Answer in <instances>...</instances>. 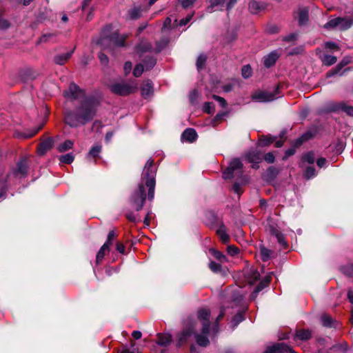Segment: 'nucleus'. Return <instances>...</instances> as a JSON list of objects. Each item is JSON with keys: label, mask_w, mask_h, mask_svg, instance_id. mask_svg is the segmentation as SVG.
I'll return each mask as SVG.
<instances>
[{"label": "nucleus", "mask_w": 353, "mask_h": 353, "mask_svg": "<svg viewBox=\"0 0 353 353\" xmlns=\"http://www.w3.org/2000/svg\"><path fill=\"white\" fill-rule=\"evenodd\" d=\"M110 250V248L108 247L107 245L103 244L101 247L100 250H99V252L97 254L96 263L100 264L102 262V261L103 260L105 254L107 253H109Z\"/></svg>", "instance_id": "a878e982"}, {"label": "nucleus", "mask_w": 353, "mask_h": 353, "mask_svg": "<svg viewBox=\"0 0 353 353\" xmlns=\"http://www.w3.org/2000/svg\"><path fill=\"white\" fill-rule=\"evenodd\" d=\"M245 159L249 163H252L253 168L258 169L259 167L258 164L262 160V153L257 150L249 151L245 154Z\"/></svg>", "instance_id": "9b49d317"}, {"label": "nucleus", "mask_w": 353, "mask_h": 353, "mask_svg": "<svg viewBox=\"0 0 353 353\" xmlns=\"http://www.w3.org/2000/svg\"><path fill=\"white\" fill-rule=\"evenodd\" d=\"M208 334H203L201 332V334H196L194 335L196 343L202 347H206L210 343V341L207 336Z\"/></svg>", "instance_id": "c756f323"}, {"label": "nucleus", "mask_w": 353, "mask_h": 353, "mask_svg": "<svg viewBox=\"0 0 353 353\" xmlns=\"http://www.w3.org/2000/svg\"><path fill=\"white\" fill-rule=\"evenodd\" d=\"M109 88L113 94L119 96H128L135 93L138 90L137 84L135 82L114 83L109 86Z\"/></svg>", "instance_id": "20e7f679"}, {"label": "nucleus", "mask_w": 353, "mask_h": 353, "mask_svg": "<svg viewBox=\"0 0 353 353\" xmlns=\"http://www.w3.org/2000/svg\"><path fill=\"white\" fill-rule=\"evenodd\" d=\"M102 150V146L100 144H97L93 145L89 152L87 154V159H90L91 158H93L94 159V162L97 161V158L99 157V154L101 153Z\"/></svg>", "instance_id": "b1692460"}, {"label": "nucleus", "mask_w": 353, "mask_h": 353, "mask_svg": "<svg viewBox=\"0 0 353 353\" xmlns=\"http://www.w3.org/2000/svg\"><path fill=\"white\" fill-rule=\"evenodd\" d=\"M244 320V316L243 312H238L232 319V324L233 328L236 327L239 323Z\"/></svg>", "instance_id": "49530a36"}, {"label": "nucleus", "mask_w": 353, "mask_h": 353, "mask_svg": "<svg viewBox=\"0 0 353 353\" xmlns=\"http://www.w3.org/2000/svg\"><path fill=\"white\" fill-rule=\"evenodd\" d=\"M127 38V35H119L118 32H115L110 36L101 38L99 42L102 46H107L108 48L112 50L114 47L125 46Z\"/></svg>", "instance_id": "39448f33"}, {"label": "nucleus", "mask_w": 353, "mask_h": 353, "mask_svg": "<svg viewBox=\"0 0 353 353\" xmlns=\"http://www.w3.org/2000/svg\"><path fill=\"white\" fill-rule=\"evenodd\" d=\"M279 89V85H277L276 89L272 92L256 90L252 94L251 98L253 101L259 102H270L277 98Z\"/></svg>", "instance_id": "6e6552de"}, {"label": "nucleus", "mask_w": 353, "mask_h": 353, "mask_svg": "<svg viewBox=\"0 0 353 353\" xmlns=\"http://www.w3.org/2000/svg\"><path fill=\"white\" fill-rule=\"evenodd\" d=\"M288 346L284 343H276L268 347L264 353H286Z\"/></svg>", "instance_id": "4468645a"}, {"label": "nucleus", "mask_w": 353, "mask_h": 353, "mask_svg": "<svg viewBox=\"0 0 353 353\" xmlns=\"http://www.w3.org/2000/svg\"><path fill=\"white\" fill-rule=\"evenodd\" d=\"M99 59L102 64L107 65L108 63V61H109L108 57L104 53L100 52L99 54Z\"/></svg>", "instance_id": "69168bd1"}, {"label": "nucleus", "mask_w": 353, "mask_h": 353, "mask_svg": "<svg viewBox=\"0 0 353 353\" xmlns=\"http://www.w3.org/2000/svg\"><path fill=\"white\" fill-rule=\"evenodd\" d=\"M314 137V134L310 132H306L303 134L299 138L295 140L294 145L296 147H299L302 145L303 143L310 140Z\"/></svg>", "instance_id": "cd10ccee"}, {"label": "nucleus", "mask_w": 353, "mask_h": 353, "mask_svg": "<svg viewBox=\"0 0 353 353\" xmlns=\"http://www.w3.org/2000/svg\"><path fill=\"white\" fill-rule=\"evenodd\" d=\"M203 110L204 112L208 114H212L214 112V105L212 103L205 102L203 105Z\"/></svg>", "instance_id": "13d9d810"}, {"label": "nucleus", "mask_w": 353, "mask_h": 353, "mask_svg": "<svg viewBox=\"0 0 353 353\" xmlns=\"http://www.w3.org/2000/svg\"><path fill=\"white\" fill-rule=\"evenodd\" d=\"M211 254L214 257L221 263L228 261L227 257L220 251L216 250H210Z\"/></svg>", "instance_id": "58836bf2"}, {"label": "nucleus", "mask_w": 353, "mask_h": 353, "mask_svg": "<svg viewBox=\"0 0 353 353\" xmlns=\"http://www.w3.org/2000/svg\"><path fill=\"white\" fill-rule=\"evenodd\" d=\"M279 173V170L274 166L269 167L263 174V179L266 181L271 182L274 180Z\"/></svg>", "instance_id": "412c9836"}, {"label": "nucleus", "mask_w": 353, "mask_h": 353, "mask_svg": "<svg viewBox=\"0 0 353 353\" xmlns=\"http://www.w3.org/2000/svg\"><path fill=\"white\" fill-rule=\"evenodd\" d=\"M125 217L126 219L130 221V222H132V223H137L138 221H140V218L139 217H137V215H135L133 212H126L125 214Z\"/></svg>", "instance_id": "bf43d9fd"}, {"label": "nucleus", "mask_w": 353, "mask_h": 353, "mask_svg": "<svg viewBox=\"0 0 353 353\" xmlns=\"http://www.w3.org/2000/svg\"><path fill=\"white\" fill-rule=\"evenodd\" d=\"M239 248L234 245H229L227 248V252L232 256L237 255L239 253Z\"/></svg>", "instance_id": "6e6d98bb"}, {"label": "nucleus", "mask_w": 353, "mask_h": 353, "mask_svg": "<svg viewBox=\"0 0 353 353\" xmlns=\"http://www.w3.org/2000/svg\"><path fill=\"white\" fill-rule=\"evenodd\" d=\"M260 277L259 272L255 269H250L245 273V278L250 285L254 284Z\"/></svg>", "instance_id": "4be33fe9"}, {"label": "nucleus", "mask_w": 353, "mask_h": 353, "mask_svg": "<svg viewBox=\"0 0 353 353\" xmlns=\"http://www.w3.org/2000/svg\"><path fill=\"white\" fill-rule=\"evenodd\" d=\"M206 60H207V57H206V56H205L203 54H201L198 57L197 61H196V67L199 70L202 69L205 66Z\"/></svg>", "instance_id": "864d4df0"}, {"label": "nucleus", "mask_w": 353, "mask_h": 353, "mask_svg": "<svg viewBox=\"0 0 353 353\" xmlns=\"http://www.w3.org/2000/svg\"><path fill=\"white\" fill-rule=\"evenodd\" d=\"M144 68L145 70H148L152 69L156 64V59L153 57H148L145 59L144 61Z\"/></svg>", "instance_id": "de8ad7c7"}, {"label": "nucleus", "mask_w": 353, "mask_h": 353, "mask_svg": "<svg viewBox=\"0 0 353 353\" xmlns=\"http://www.w3.org/2000/svg\"><path fill=\"white\" fill-rule=\"evenodd\" d=\"M116 250L121 254L125 253V245L121 242H117L116 244Z\"/></svg>", "instance_id": "774afa93"}, {"label": "nucleus", "mask_w": 353, "mask_h": 353, "mask_svg": "<svg viewBox=\"0 0 353 353\" xmlns=\"http://www.w3.org/2000/svg\"><path fill=\"white\" fill-rule=\"evenodd\" d=\"M28 162L26 159H23L19 161L17 165V172L21 175H25L28 172Z\"/></svg>", "instance_id": "bb28decb"}, {"label": "nucleus", "mask_w": 353, "mask_h": 353, "mask_svg": "<svg viewBox=\"0 0 353 353\" xmlns=\"http://www.w3.org/2000/svg\"><path fill=\"white\" fill-rule=\"evenodd\" d=\"M157 337V343L161 346L166 347L169 345L172 341V336L169 333H159Z\"/></svg>", "instance_id": "aec40b11"}, {"label": "nucleus", "mask_w": 353, "mask_h": 353, "mask_svg": "<svg viewBox=\"0 0 353 353\" xmlns=\"http://www.w3.org/2000/svg\"><path fill=\"white\" fill-rule=\"evenodd\" d=\"M99 105V101L95 97H86L74 110L67 111L65 113V123L72 128L86 124L95 117Z\"/></svg>", "instance_id": "f03ea898"}, {"label": "nucleus", "mask_w": 353, "mask_h": 353, "mask_svg": "<svg viewBox=\"0 0 353 353\" xmlns=\"http://www.w3.org/2000/svg\"><path fill=\"white\" fill-rule=\"evenodd\" d=\"M117 236V234L114 231V230H112L108 232L107 241L104 243L107 245L108 247L110 248L112 244V241Z\"/></svg>", "instance_id": "8fccbe9b"}, {"label": "nucleus", "mask_w": 353, "mask_h": 353, "mask_svg": "<svg viewBox=\"0 0 353 353\" xmlns=\"http://www.w3.org/2000/svg\"><path fill=\"white\" fill-rule=\"evenodd\" d=\"M63 94L65 97L76 100L81 99L84 95V92L77 84L71 83L68 90L65 91Z\"/></svg>", "instance_id": "9d476101"}, {"label": "nucleus", "mask_w": 353, "mask_h": 353, "mask_svg": "<svg viewBox=\"0 0 353 353\" xmlns=\"http://www.w3.org/2000/svg\"><path fill=\"white\" fill-rule=\"evenodd\" d=\"M242 76L247 79L252 75V68L250 65H244L241 69Z\"/></svg>", "instance_id": "5fc2aeb1"}, {"label": "nucleus", "mask_w": 353, "mask_h": 353, "mask_svg": "<svg viewBox=\"0 0 353 353\" xmlns=\"http://www.w3.org/2000/svg\"><path fill=\"white\" fill-rule=\"evenodd\" d=\"M197 317L202 323V332L208 334L210 326V311L207 308H201L197 312Z\"/></svg>", "instance_id": "1a4fd4ad"}, {"label": "nucleus", "mask_w": 353, "mask_h": 353, "mask_svg": "<svg viewBox=\"0 0 353 353\" xmlns=\"http://www.w3.org/2000/svg\"><path fill=\"white\" fill-rule=\"evenodd\" d=\"M227 112H222L217 114L212 121V125L213 127H216L218 123H221L223 120V117L226 116Z\"/></svg>", "instance_id": "3c124183"}, {"label": "nucleus", "mask_w": 353, "mask_h": 353, "mask_svg": "<svg viewBox=\"0 0 353 353\" xmlns=\"http://www.w3.org/2000/svg\"><path fill=\"white\" fill-rule=\"evenodd\" d=\"M209 5L206 8V11L212 13L217 10H223L225 0H208Z\"/></svg>", "instance_id": "ddd939ff"}, {"label": "nucleus", "mask_w": 353, "mask_h": 353, "mask_svg": "<svg viewBox=\"0 0 353 353\" xmlns=\"http://www.w3.org/2000/svg\"><path fill=\"white\" fill-rule=\"evenodd\" d=\"M183 325V330L176 336V345L179 347L185 345L188 339L193 334L196 327V323L191 318L188 317L184 321Z\"/></svg>", "instance_id": "7ed1b4c3"}, {"label": "nucleus", "mask_w": 353, "mask_h": 353, "mask_svg": "<svg viewBox=\"0 0 353 353\" xmlns=\"http://www.w3.org/2000/svg\"><path fill=\"white\" fill-rule=\"evenodd\" d=\"M263 159L268 163H274L275 159L274 155L272 152H268L266 154H265Z\"/></svg>", "instance_id": "0e129e2a"}, {"label": "nucleus", "mask_w": 353, "mask_h": 353, "mask_svg": "<svg viewBox=\"0 0 353 353\" xmlns=\"http://www.w3.org/2000/svg\"><path fill=\"white\" fill-rule=\"evenodd\" d=\"M216 234L223 243H228L230 240V236L227 233L225 226L223 223H221L219 228L216 230Z\"/></svg>", "instance_id": "393cba45"}, {"label": "nucleus", "mask_w": 353, "mask_h": 353, "mask_svg": "<svg viewBox=\"0 0 353 353\" xmlns=\"http://www.w3.org/2000/svg\"><path fill=\"white\" fill-rule=\"evenodd\" d=\"M225 316V311H224V309L222 308L221 310V312L220 314H219V316H217L216 319V322H215V325H214V332L215 334L218 332V324H219V321H221L223 316Z\"/></svg>", "instance_id": "e2e57ef3"}, {"label": "nucleus", "mask_w": 353, "mask_h": 353, "mask_svg": "<svg viewBox=\"0 0 353 353\" xmlns=\"http://www.w3.org/2000/svg\"><path fill=\"white\" fill-rule=\"evenodd\" d=\"M243 163L238 159H233L228 168L223 172L224 179H230L232 178H239L243 175Z\"/></svg>", "instance_id": "423d86ee"}, {"label": "nucleus", "mask_w": 353, "mask_h": 353, "mask_svg": "<svg viewBox=\"0 0 353 353\" xmlns=\"http://www.w3.org/2000/svg\"><path fill=\"white\" fill-rule=\"evenodd\" d=\"M279 58V54L277 51H272L268 55L263 57V64L265 68H269L274 65L278 59Z\"/></svg>", "instance_id": "2eb2a0df"}, {"label": "nucleus", "mask_w": 353, "mask_h": 353, "mask_svg": "<svg viewBox=\"0 0 353 353\" xmlns=\"http://www.w3.org/2000/svg\"><path fill=\"white\" fill-rule=\"evenodd\" d=\"M332 110L333 112L343 111L350 117H353V106L348 105L344 102L339 103L333 105Z\"/></svg>", "instance_id": "f3484780"}, {"label": "nucleus", "mask_w": 353, "mask_h": 353, "mask_svg": "<svg viewBox=\"0 0 353 353\" xmlns=\"http://www.w3.org/2000/svg\"><path fill=\"white\" fill-rule=\"evenodd\" d=\"M347 63V62H344L343 61H342L334 69H332L330 71L329 75H334V74H337L343 68V67L345 66Z\"/></svg>", "instance_id": "052dcab7"}, {"label": "nucleus", "mask_w": 353, "mask_h": 353, "mask_svg": "<svg viewBox=\"0 0 353 353\" xmlns=\"http://www.w3.org/2000/svg\"><path fill=\"white\" fill-rule=\"evenodd\" d=\"M141 8L140 6H134L132 9L128 11L129 19L135 20L141 17Z\"/></svg>", "instance_id": "2f4dec72"}, {"label": "nucleus", "mask_w": 353, "mask_h": 353, "mask_svg": "<svg viewBox=\"0 0 353 353\" xmlns=\"http://www.w3.org/2000/svg\"><path fill=\"white\" fill-rule=\"evenodd\" d=\"M56 37L55 33H46L43 34L39 39V43L47 42Z\"/></svg>", "instance_id": "603ef678"}, {"label": "nucleus", "mask_w": 353, "mask_h": 353, "mask_svg": "<svg viewBox=\"0 0 353 353\" xmlns=\"http://www.w3.org/2000/svg\"><path fill=\"white\" fill-rule=\"evenodd\" d=\"M276 137L272 136H263L259 139V145L262 147L268 146L274 143Z\"/></svg>", "instance_id": "f704fd0d"}, {"label": "nucleus", "mask_w": 353, "mask_h": 353, "mask_svg": "<svg viewBox=\"0 0 353 353\" xmlns=\"http://www.w3.org/2000/svg\"><path fill=\"white\" fill-rule=\"evenodd\" d=\"M353 25L352 17H336L327 21L324 28L326 29L338 28L340 30L345 31Z\"/></svg>", "instance_id": "0eeeda50"}, {"label": "nucleus", "mask_w": 353, "mask_h": 353, "mask_svg": "<svg viewBox=\"0 0 353 353\" xmlns=\"http://www.w3.org/2000/svg\"><path fill=\"white\" fill-rule=\"evenodd\" d=\"M271 250L269 249L262 247L260 249L261 257L263 261H267L270 258Z\"/></svg>", "instance_id": "c03bdc74"}, {"label": "nucleus", "mask_w": 353, "mask_h": 353, "mask_svg": "<svg viewBox=\"0 0 353 353\" xmlns=\"http://www.w3.org/2000/svg\"><path fill=\"white\" fill-rule=\"evenodd\" d=\"M73 51L70 52H67L62 54H59L54 57V61L55 63L58 65H63L65 64L71 57Z\"/></svg>", "instance_id": "c85d7f7f"}, {"label": "nucleus", "mask_w": 353, "mask_h": 353, "mask_svg": "<svg viewBox=\"0 0 353 353\" xmlns=\"http://www.w3.org/2000/svg\"><path fill=\"white\" fill-rule=\"evenodd\" d=\"M312 332L309 329H297L295 331L294 341H307L312 338Z\"/></svg>", "instance_id": "f8f14e48"}, {"label": "nucleus", "mask_w": 353, "mask_h": 353, "mask_svg": "<svg viewBox=\"0 0 353 353\" xmlns=\"http://www.w3.org/2000/svg\"><path fill=\"white\" fill-rule=\"evenodd\" d=\"M182 7L185 9L192 7L196 0H179Z\"/></svg>", "instance_id": "680f3d73"}, {"label": "nucleus", "mask_w": 353, "mask_h": 353, "mask_svg": "<svg viewBox=\"0 0 353 353\" xmlns=\"http://www.w3.org/2000/svg\"><path fill=\"white\" fill-rule=\"evenodd\" d=\"M152 49V45L148 42H141L137 47V52H145Z\"/></svg>", "instance_id": "a19ab883"}, {"label": "nucleus", "mask_w": 353, "mask_h": 353, "mask_svg": "<svg viewBox=\"0 0 353 353\" xmlns=\"http://www.w3.org/2000/svg\"><path fill=\"white\" fill-rule=\"evenodd\" d=\"M74 145V141L70 139L65 140L63 143H61L57 148V150L59 152H64L70 149H72Z\"/></svg>", "instance_id": "c9c22d12"}, {"label": "nucleus", "mask_w": 353, "mask_h": 353, "mask_svg": "<svg viewBox=\"0 0 353 353\" xmlns=\"http://www.w3.org/2000/svg\"><path fill=\"white\" fill-rule=\"evenodd\" d=\"M342 272L349 277H353V263L344 265L341 268Z\"/></svg>", "instance_id": "a18cd8bd"}, {"label": "nucleus", "mask_w": 353, "mask_h": 353, "mask_svg": "<svg viewBox=\"0 0 353 353\" xmlns=\"http://www.w3.org/2000/svg\"><path fill=\"white\" fill-rule=\"evenodd\" d=\"M53 139L50 137L47 138L39 145L37 149L38 153L40 155H43L53 147Z\"/></svg>", "instance_id": "dca6fc26"}, {"label": "nucleus", "mask_w": 353, "mask_h": 353, "mask_svg": "<svg viewBox=\"0 0 353 353\" xmlns=\"http://www.w3.org/2000/svg\"><path fill=\"white\" fill-rule=\"evenodd\" d=\"M209 268L210 270L216 274H221L222 275L225 274V270L222 268V266L220 263H216L215 261H210L209 265Z\"/></svg>", "instance_id": "72a5a7b5"}, {"label": "nucleus", "mask_w": 353, "mask_h": 353, "mask_svg": "<svg viewBox=\"0 0 353 353\" xmlns=\"http://www.w3.org/2000/svg\"><path fill=\"white\" fill-rule=\"evenodd\" d=\"M270 232H271V234L276 238L278 242L281 245H284L285 247H287L288 245H287V243L285 241L284 236L278 229H276L274 227H271Z\"/></svg>", "instance_id": "7c9ffc66"}, {"label": "nucleus", "mask_w": 353, "mask_h": 353, "mask_svg": "<svg viewBox=\"0 0 353 353\" xmlns=\"http://www.w3.org/2000/svg\"><path fill=\"white\" fill-rule=\"evenodd\" d=\"M272 281V274H269L268 275H266L259 283V284L254 289L252 296L253 299L256 298L257 296V294L261 291L263 289H264L265 287H267L269 283Z\"/></svg>", "instance_id": "6ab92c4d"}, {"label": "nucleus", "mask_w": 353, "mask_h": 353, "mask_svg": "<svg viewBox=\"0 0 353 353\" xmlns=\"http://www.w3.org/2000/svg\"><path fill=\"white\" fill-rule=\"evenodd\" d=\"M155 176L156 168L154 160L149 159L143 168L138 188L130 197V204L137 211L142 209L146 199L149 201L153 200L156 185Z\"/></svg>", "instance_id": "f257e3e1"}, {"label": "nucleus", "mask_w": 353, "mask_h": 353, "mask_svg": "<svg viewBox=\"0 0 353 353\" xmlns=\"http://www.w3.org/2000/svg\"><path fill=\"white\" fill-rule=\"evenodd\" d=\"M296 39V34L295 33H292L289 35H287L283 38V41L286 42H290L295 41Z\"/></svg>", "instance_id": "338daca9"}, {"label": "nucleus", "mask_w": 353, "mask_h": 353, "mask_svg": "<svg viewBox=\"0 0 353 353\" xmlns=\"http://www.w3.org/2000/svg\"><path fill=\"white\" fill-rule=\"evenodd\" d=\"M182 139L188 142H194L197 138V134L194 129L187 128L182 134Z\"/></svg>", "instance_id": "5701e85b"}, {"label": "nucleus", "mask_w": 353, "mask_h": 353, "mask_svg": "<svg viewBox=\"0 0 353 353\" xmlns=\"http://www.w3.org/2000/svg\"><path fill=\"white\" fill-rule=\"evenodd\" d=\"M74 157L72 153H68L64 155H61L59 157V161L63 163L70 164L73 162Z\"/></svg>", "instance_id": "37998d69"}, {"label": "nucleus", "mask_w": 353, "mask_h": 353, "mask_svg": "<svg viewBox=\"0 0 353 353\" xmlns=\"http://www.w3.org/2000/svg\"><path fill=\"white\" fill-rule=\"evenodd\" d=\"M302 160L303 161L307 162L310 164H313L315 161V154L314 152L310 151L305 154L304 155H303Z\"/></svg>", "instance_id": "79ce46f5"}, {"label": "nucleus", "mask_w": 353, "mask_h": 353, "mask_svg": "<svg viewBox=\"0 0 353 353\" xmlns=\"http://www.w3.org/2000/svg\"><path fill=\"white\" fill-rule=\"evenodd\" d=\"M321 61L323 65L326 66H330L336 62L337 59L335 56L325 54L321 58Z\"/></svg>", "instance_id": "e433bc0d"}, {"label": "nucleus", "mask_w": 353, "mask_h": 353, "mask_svg": "<svg viewBox=\"0 0 353 353\" xmlns=\"http://www.w3.org/2000/svg\"><path fill=\"white\" fill-rule=\"evenodd\" d=\"M309 19L308 10L307 8L300 9L299 10V23L302 26L305 24Z\"/></svg>", "instance_id": "473e14b6"}, {"label": "nucleus", "mask_w": 353, "mask_h": 353, "mask_svg": "<svg viewBox=\"0 0 353 353\" xmlns=\"http://www.w3.org/2000/svg\"><path fill=\"white\" fill-rule=\"evenodd\" d=\"M144 70V66L139 63L136 65L133 70V75L136 77H140Z\"/></svg>", "instance_id": "4d7b16f0"}, {"label": "nucleus", "mask_w": 353, "mask_h": 353, "mask_svg": "<svg viewBox=\"0 0 353 353\" xmlns=\"http://www.w3.org/2000/svg\"><path fill=\"white\" fill-rule=\"evenodd\" d=\"M316 175V170L313 166H309L305 169L304 172V177L306 179H310Z\"/></svg>", "instance_id": "09e8293b"}, {"label": "nucleus", "mask_w": 353, "mask_h": 353, "mask_svg": "<svg viewBox=\"0 0 353 353\" xmlns=\"http://www.w3.org/2000/svg\"><path fill=\"white\" fill-rule=\"evenodd\" d=\"M322 324L325 327L334 326V321L333 319L328 314H323L321 316Z\"/></svg>", "instance_id": "ea45409f"}, {"label": "nucleus", "mask_w": 353, "mask_h": 353, "mask_svg": "<svg viewBox=\"0 0 353 353\" xmlns=\"http://www.w3.org/2000/svg\"><path fill=\"white\" fill-rule=\"evenodd\" d=\"M141 93L144 98H148L153 95L154 89L152 81L147 80L141 87Z\"/></svg>", "instance_id": "a211bd4d"}, {"label": "nucleus", "mask_w": 353, "mask_h": 353, "mask_svg": "<svg viewBox=\"0 0 353 353\" xmlns=\"http://www.w3.org/2000/svg\"><path fill=\"white\" fill-rule=\"evenodd\" d=\"M248 8L251 13L257 14L261 10V6L259 2L251 1L249 3Z\"/></svg>", "instance_id": "4c0bfd02"}]
</instances>
